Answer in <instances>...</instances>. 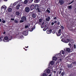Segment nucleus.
<instances>
[{
    "instance_id": "nucleus-28",
    "label": "nucleus",
    "mask_w": 76,
    "mask_h": 76,
    "mask_svg": "<svg viewBox=\"0 0 76 76\" xmlns=\"http://www.w3.org/2000/svg\"><path fill=\"white\" fill-rule=\"evenodd\" d=\"M34 28H30V31L31 32V31H32L34 30Z\"/></svg>"
},
{
    "instance_id": "nucleus-63",
    "label": "nucleus",
    "mask_w": 76,
    "mask_h": 76,
    "mask_svg": "<svg viewBox=\"0 0 76 76\" xmlns=\"http://www.w3.org/2000/svg\"><path fill=\"white\" fill-rule=\"evenodd\" d=\"M49 76H51V74H50Z\"/></svg>"
},
{
    "instance_id": "nucleus-54",
    "label": "nucleus",
    "mask_w": 76,
    "mask_h": 76,
    "mask_svg": "<svg viewBox=\"0 0 76 76\" xmlns=\"http://www.w3.org/2000/svg\"><path fill=\"white\" fill-rule=\"evenodd\" d=\"M6 34V32L4 31L3 32V34H4H4Z\"/></svg>"
},
{
    "instance_id": "nucleus-51",
    "label": "nucleus",
    "mask_w": 76,
    "mask_h": 76,
    "mask_svg": "<svg viewBox=\"0 0 76 76\" xmlns=\"http://www.w3.org/2000/svg\"><path fill=\"white\" fill-rule=\"evenodd\" d=\"M46 30V29L44 28L43 29V31H45V30Z\"/></svg>"
},
{
    "instance_id": "nucleus-50",
    "label": "nucleus",
    "mask_w": 76,
    "mask_h": 76,
    "mask_svg": "<svg viewBox=\"0 0 76 76\" xmlns=\"http://www.w3.org/2000/svg\"><path fill=\"white\" fill-rule=\"evenodd\" d=\"M57 23V21H55L53 23Z\"/></svg>"
},
{
    "instance_id": "nucleus-11",
    "label": "nucleus",
    "mask_w": 76,
    "mask_h": 76,
    "mask_svg": "<svg viewBox=\"0 0 76 76\" xmlns=\"http://www.w3.org/2000/svg\"><path fill=\"white\" fill-rule=\"evenodd\" d=\"M34 7L36 10H37L39 8V6L37 4L34 5Z\"/></svg>"
},
{
    "instance_id": "nucleus-4",
    "label": "nucleus",
    "mask_w": 76,
    "mask_h": 76,
    "mask_svg": "<svg viewBox=\"0 0 76 76\" xmlns=\"http://www.w3.org/2000/svg\"><path fill=\"white\" fill-rule=\"evenodd\" d=\"M23 34L24 35H25V36H26V35H28V31L27 30L24 31L23 33Z\"/></svg>"
},
{
    "instance_id": "nucleus-61",
    "label": "nucleus",
    "mask_w": 76,
    "mask_h": 76,
    "mask_svg": "<svg viewBox=\"0 0 76 76\" xmlns=\"http://www.w3.org/2000/svg\"><path fill=\"white\" fill-rule=\"evenodd\" d=\"M1 22V19L0 18V22Z\"/></svg>"
},
{
    "instance_id": "nucleus-62",
    "label": "nucleus",
    "mask_w": 76,
    "mask_h": 76,
    "mask_svg": "<svg viewBox=\"0 0 76 76\" xmlns=\"http://www.w3.org/2000/svg\"><path fill=\"white\" fill-rule=\"evenodd\" d=\"M62 38H63V36H62L61 37V39Z\"/></svg>"
},
{
    "instance_id": "nucleus-52",
    "label": "nucleus",
    "mask_w": 76,
    "mask_h": 76,
    "mask_svg": "<svg viewBox=\"0 0 76 76\" xmlns=\"http://www.w3.org/2000/svg\"><path fill=\"white\" fill-rule=\"evenodd\" d=\"M60 22H58V23H57V24H58V25H60Z\"/></svg>"
},
{
    "instance_id": "nucleus-17",
    "label": "nucleus",
    "mask_w": 76,
    "mask_h": 76,
    "mask_svg": "<svg viewBox=\"0 0 76 76\" xmlns=\"http://www.w3.org/2000/svg\"><path fill=\"white\" fill-rule=\"evenodd\" d=\"M53 60H54V61L57 60V58L56 56V57L54 56L53 58Z\"/></svg>"
},
{
    "instance_id": "nucleus-64",
    "label": "nucleus",
    "mask_w": 76,
    "mask_h": 76,
    "mask_svg": "<svg viewBox=\"0 0 76 76\" xmlns=\"http://www.w3.org/2000/svg\"><path fill=\"white\" fill-rule=\"evenodd\" d=\"M25 51H27V49H25Z\"/></svg>"
},
{
    "instance_id": "nucleus-53",
    "label": "nucleus",
    "mask_w": 76,
    "mask_h": 76,
    "mask_svg": "<svg viewBox=\"0 0 76 76\" xmlns=\"http://www.w3.org/2000/svg\"><path fill=\"white\" fill-rule=\"evenodd\" d=\"M54 18V19H57V17H55L54 18Z\"/></svg>"
},
{
    "instance_id": "nucleus-38",
    "label": "nucleus",
    "mask_w": 76,
    "mask_h": 76,
    "mask_svg": "<svg viewBox=\"0 0 76 76\" xmlns=\"http://www.w3.org/2000/svg\"><path fill=\"white\" fill-rule=\"evenodd\" d=\"M2 22L3 23H5L6 22V21L4 20H3L2 21Z\"/></svg>"
},
{
    "instance_id": "nucleus-48",
    "label": "nucleus",
    "mask_w": 76,
    "mask_h": 76,
    "mask_svg": "<svg viewBox=\"0 0 76 76\" xmlns=\"http://www.w3.org/2000/svg\"><path fill=\"white\" fill-rule=\"evenodd\" d=\"M53 72L54 74H56V71H53Z\"/></svg>"
},
{
    "instance_id": "nucleus-15",
    "label": "nucleus",
    "mask_w": 76,
    "mask_h": 76,
    "mask_svg": "<svg viewBox=\"0 0 76 76\" xmlns=\"http://www.w3.org/2000/svg\"><path fill=\"white\" fill-rule=\"evenodd\" d=\"M29 1V0H25L24 2V4H27V3H28V2Z\"/></svg>"
},
{
    "instance_id": "nucleus-30",
    "label": "nucleus",
    "mask_w": 76,
    "mask_h": 76,
    "mask_svg": "<svg viewBox=\"0 0 76 76\" xmlns=\"http://www.w3.org/2000/svg\"><path fill=\"white\" fill-rule=\"evenodd\" d=\"M41 76H47V74L44 73Z\"/></svg>"
},
{
    "instance_id": "nucleus-55",
    "label": "nucleus",
    "mask_w": 76,
    "mask_h": 76,
    "mask_svg": "<svg viewBox=\"0 0 76 76\" xmlns=\"http://www.w3.org/2000/svg\"><path fill=\"white\" fill-rule=\"evenodd\" d=\"M52 33H53V34H55V31H52Z\"/></svg>"
},
{
    "instance_id": "nucleus-59",
    "label": "nucleus",
    "mask_w": 76,
    "mask_h": 76,
    "mask_svg": "<svg viewBox=\"0 0 76 76\" xmlns=\"http://www.w3.org/2000/svg\"><path fill=\"white\" fill-rule=\"evenodd\" d=\"M44 24V22H43L42 23V25H43Z\"/></svg>"
},
{
    "instance_id": "nucleus-58",
    "label": "nucleus",
    "mask_w": 76,
    "mask_h": 76,
    "mask_svg": "<svg viewBox=\"0 0 76 76\" xmlns=\"http://www.w3.org/2000/svg\"><path fill=\"white\" fill-rule=\"evenodd\" d=\"M25 48H28V46H27V47H25Z\"/></svg>"
},
{
    "instance_id": "nucleus-3",
    "label": "nucleus",
    "mask_w": 76,
    "mask_h": 76,
    "mask_svg": "<svg viewBox=\"0 0 76 76\" xmlns=\"http://www.w3.org/2000/svg\"><path fill=\"white\" fill-rule=\"evenodd\" d=\"M8 39H9V38H8V37H7V36H5L4 37V39H3V41L4 42H9V40H7ZM7 40V41H5Z\"/></svg>"
},
{
    "instance_id": "nucleus-18",
    "label": "nucleus",
    "mask_w": 76,
    "mask_h": 76,
    "mask_svg": "<svg viewBox=\"0 0 76 76\" xmlns=\"http://www.w3.org/2000/svg\"><path fill=\"white\" fill-rule=\"evenodd\" d=\"M50 20V17L48 16V18H46V21H49Z\"/></svg>"
},
{
    "instance_id": "nucleus-9",
    "label": "nucleus",
    "mask_w": 76,
    "mask_h": 76,
    "mask_svg": "<svg viewBox=\"0 0 76 76\" xmlns=\"http://www.w3.org/2000/svg\"><path fill=\"white\" fill-rule=\"evenodd\" d=\"M21 19L24 21H26V17L25 16H23L21 18Z\"/></svg>"
},
{
    "instance_id": "nucleus-57",
    "label": "nucleus",
    "mask_w": 76,
    "mask_h": 76,
    "mask_svg": "<svg viewBox=\"0 0 76 76\" xmlns=\"http://www.w3.org/2000/svg\"><path fill=\"white\" fill-rule=\"evenodd\" d=\"M22 2H20L19 3V4H18V5H20V4H21Z\"/></svg>"
},
{
    "instance_id": "nucleus-10",
    "label": "nucleus",
    "mask_w": 76,
    "mask_h": 76,
    "mask_svg": "<svg viewBox=\"0 0 76 76\" xmlns=\"http://www.w3.org/2000/svg\"><path fill=\"white\" fill-rule=\"evenodd\" d=\"M6 9H7V7H6V6H5L4 7L2 6L1 7V11H2V10H6Z\"/></svg>"
},
{
    "instance_id": "nucleus-43",
    "label": "nucleus",
    "mask_w": 76,
    "mask_h": 76,
    "mask_svg": "<svg viewBox=\"0 0 76 76\" xmlns=\"http://www.w3.org/2000/svg\"><path fill=\"white\" fill-rule=\"evenodd\" d=\"M54 23L53 22H52L51 23V25H52V26H53V25H54Z\"/></svg>"
},
{
    "instance_id": "nucleus-21",
    "label": "nucleus",
    "mask_w": 76,
    "mask_h": 76,
    "mask_svg": "<svg viewBox=\"0 0 76 76\" xmlns=\"http://www.w3.org/2000/svg\"><path fill=\"white\" fill-rule=\"evenodd\" d=\"M16 15L17 16H19L20 15V13L19 11H17L16 12Z\"/></svg>"
},
{
    "instance_id": "nucleus-36",
    "label": "nucleus",
    "mask_w": 76,
    "mask_h": 76,
    "mask_svg": "<svg viewBox=\"0 0 76 76\" xmlns=\"http://www.w3.org/2000/svg\"><path fill=\"white\" fill-rule=\"evenodd\" d=\"M47 26H48V25H47V24H46V25L45 26V28H47V29H48V27H47Z\"/></svg>"
},
{
    "instance_id": "nucleus-24",
    "label": "nucleus",
    "mask_w": 76,
    "mask_h": 76,
    "mask_svg": "<svg viewBox=\"0 0 76 76\" xmlns=\"http://www.w3.org/2000/svg\"><path fill=\"white\" fill-rule=\"evenodd\" d=\"M20 6V5H18L16 6V8L17 9H19V7Z\"/></svg>"
},
{
    "instance_id": "nucleus-13",
    "label": "nucleus",
    "mask_w": 76,
    "mask_h": 76,
    "mask_svg": "<svg viewBox=\"0 0 76 76\" xmlns=\"http://www.w3.org/2000/svg\"><path fill=\"white\" fill-rule=\"evenodd\" d=\"M64 51H66L67 52H70V49L69 48H67L66 49H64Z\"/></svg>"
},
{
    "instance_id": "nucleus-56",
    "label": "nucleus",
    "mask_w": 76,
    "mask_h": 76,
    "mask_svg": "<svg viewBox=\"0 0 76 76\" xmlns=\"http://www.w3.org/2000/svg\"><path fill=\"white\" fill-rule=\"evenodd\" d=\"M61 71H60L59 72V75L61 74Z\"/></svg>"
},
{
    "instance_id": "nucleus-35",
    "label": "nucleus",
    "mask_w": 76,
    "mask_h": 76,
    "mask_svg": "<svg viewBox=\"0 0 76 76\" xmlns=\"http://www.w3.org/2000/svg\"><path fill=\"white\" fill-rule=\"evenodd\" d=\"M73 2H74V0L72 1V2L69 3V4H72V3H73Z\"/></svg>"
},
{
    "instance_id": "nucleus-26",
    "label": "nucleus",
    "mask_w": 76,
    "mask_h": 76,
    "mask_svg": "<svg viewBox=\"0 0 76 76\" xmlns=\"http://www.w3.org/2000/svg\"><path fill=\"white\" fill-rule=\"evenodd\" d=\"M72 64L74 65V66H75L76 64V61H75L73 62H72Z\"/></svg>"
},
{
    "instance_id": "nucleus-60",
    "label": "nucleus",
    "mask_w": 76,
    "mask_h": 76,
    "mask_svg": "<svg viewBox=\"0 0 76 76\" xmlns=\"http://www.w3.org/2000/svg\"><path fill=\"white\" fill-rule=\"evenodd\" d=\"M8 0H4V1H7Z\"/></svg>"
},
{
    "instance_id": "nucleus-34",
    "label": "nucleus",
    "mask_w": 76,
    "mask_h": 76,
    "mask_svg": "<svg viewBox=\"0 0 76 76\" xmlns=\"http://www.w3.org/2000/svg\"><path fill=\"white\" fill-rule=\"evenodd\" d=\"M34 0H29V3H32V1H33Z\"/></svg>"
},
{
    "instance_id": "nucleus-41",
    "label": "nucleus",
    "mask_w": 76,
    "mask_h": 76,
    "mask_svg": "<svg viewBox=\"0 0 76 76\" xmlns=\"http://www.w3.org/2000/svg\"><path fill=\"white\" fill-rule=\"evenodd\" d=\"M61 29H64V27L62 26H61Z\"/></svg>"
},
{
    "instance_id": "nucleus-23",
    "label": "nucleus",
    "mask_w": 76,
    "mask_h": 76,
    "mask_svg": "<svg viewBox=\"0 0 76 76\" xmlns=\"http://www.w3.org/2000/svg\"><path fill=\"white\" fill-rule=\"evenodd\" d=\"M46 72L47 73H50V69H47Z\"/></svg>"
},
{
    "instance_id": "nucleus-32",
    "label": "nucleus",
    "mask_w": 76,
    "mask_h": 76,
    "mask_svg": "<svg viewBox=\"0 0 76 76\" xmlns=\"http://www.w3.org/2000/svg\"><path fill=\"white\" fill-rule=\"evenodd\" d=\"M72 5H70L68 6V8L69 9H72Z\"/></svg>"
},
{
    "instance_id": "nucleus-12",
    "label": "nucleus",
    "mask_w": 76,
    "mask_h": 76,
    "mask_svg": "<svg viewBox=\"0 0 76 76\" xmlns=\"http://www.w3.org/2000/svg\"><path fill=\"white\" fill-rule=\"evenodd\" d=\"M52 32V30L50 29L49 30H48L47 31V34H51Z\"/></svg>"
},
{
    "instance_id": "nucleus-6",
    "label": "nucleus",
    "mask_w": 76,
    "mask_h": 76,
    "mask_svg": "<svg viewBox=\"0 0 76 76\" xmlns=\"http://www.w3.org/2000/svg\"><path fill=\"white\" fill-rule=\"evenodd\" d=\"M25 10L26 12H29V10H30V9L28 7H26L25 8Z\"/></svg>"
},
{
    "instance_id": "nucleus-14",
    "label": "nucleus",
    "mask_w": 76,
    "mask_h": 76,
    "mask_svg": "<svg viewBox=\"0 0 76 76\" xmlns=\"http://www.w3.org/2000/svg\"><path fill=\"white\" fill-rule=\"evenodd\" d=\"M54 63L53 61H50L49 64V66H50V64H51V65H53V64H54Z\"/></svg>"
},
{
    "instance_id": "nucleus-8",
    "label": "nucleus",
    "mask_w": 76,
    "mask_h": 76,
    "mask_svg": "<svg viewBox=\"0 0 76 76\" xmlns=\"http://www.w3.org/2000/svg\"><path fill=\"white\" fill-rule=\"evenodd\" d=\"M30 8L31 10H34L35 8V5L33 4L31 5L30 6Z\"/></svg>"
},
{
    "instance_id": "nucleus-46",
    "label": "nucleus",
    "mask_w": 76,
    "mask_h": 76,
    "mask_svg": "<svg viewBox=\"0 0 76 76\" xmlns=\"http://www.w3.org/2000/svg\"><path fill=\"white\" fill-rule=\"evenodd\" d=\"M74 48H76V45H74Z\"/></svg>"
},
{
    "instance_id": "nucleus-1",
    "label": "nucleus",
    "mask_w": 76,
    "mask_h": 76,
    "mask_svg": "<svg viewBox=\"0 0 76 76\" xmlns=\"http://www.w3.org/2000/svg\"><path fill=\"white\" fill-rule=\"evenodd\" d=\"M61 41L62 42H65V43H68V41H70V39H62L61 40Z\"/></svg>"
},
{
    "instance_id": "nucleus-45",
    "label": "nucleus",
    "mask_w": 76,
    "mask_h": 76,
    "mask_svg": "<svg viewBox=\"0 0 76 76\" xmlns=\"http://www.w3.org/2000/svg\"><path fill=\"white\" fill-rule=\"evenodd\" d=\"M22 0H18V1H17V2H18V3H19V2H20V1H22Z\"/></svg>"
},
{
    "instance_id": "nucleus-25",
    "label": "nucleus",
    "mask_w": 76,
    "mask_h": 76,
    "mask_svg": "<svg viewBox=\"0 0 76 76\" xmlns=\"http://www.w3.org/2000/svg\"><path fill=\"white\" fill-rule=\"evenodd\" d=\"M73 67V66H72V64L69 65H68V67H69V68H71Z\"/></svg>"
},
{
    "instance_id": "nucleus-49",
    "label": "nucleus",
    "mask_w": 76,
    "mask_h": 76,
    "mask_svg": "<svg viewBox=\"0 0 76 76\" xmlns=\"http://www.w3.org/2000/svg\"><path fill=\"white\" fill-rule=\"evenodd\" d=\"M2 41V39L1 37H0V41Z\"/></svg>"
},
{
    "instance_id": "nucleus-2",
    "label": "nucleus",
    "mask_w": 76,
    "mask_h": 76,
    "mask_svg": "<svg viewBox=\"0 0 76 76\" xmlns=\"http://www.w3.org/2000/svg\"><path fill=\"white\" fill-rule=\"evenodd\" d=\"M61 29H59L58 31V32H56V34L57 36V37H59L61 35Z\"/></svg>"
},
{
    "instance_id": "nucleus-27",
    "label": "nucleus",
    "mask_w": 76,
    "mask_h": 76,
    "mask_svg": "<svg viewBox=\"0 0 76 76\" xmlns=\"http://www.w3.org/2000/svg\"><path fill=\"white\" fill-rule=\"evenodd\" d=\"M34 3H38L39 2V0H34Z\"/></svg>"
},
{
    "instance_id": "nucleus-40",
    "label": "nucleus",
    "mask_w": 76,
    "mask_h": 76,
    "mask_svg": "<svg viewBox=\"0 0 76 76\" xmlns=\"http://www.w3.org/2000/svg\"><path fill=\"white\" fill-rule=\"evenodd\" d=\"M37 10L38 12H41V10H39V8Z\"/></svg>"
},
{
    "instance_id": "nucleus-5",
    "label": "nucleus",
    "mask_w": 76,
    "mask_h": 76,
    "mask_svg": "<svg viewBox=\"0 0 76 76\" xmlns=\"http://www.w3.org/2000/svg\"><path fill=\"white\" fill-rule=\"evenodd\" d=\"M61 56V52H60L59 53H58L55 55V57H56L57 58H60Z\"/></svg>"
},
{
    "instance_id": "nucleus-20",
    "label": "nucleus",
    "mask_w": 76,
    "mask_h": 76,
    "mask_svg": "<svg viewBox=\"0 0 76 76\" xmlns=\"http://www.w3.org/2000/svg\"><path fill=\"white\" fill-rule=\"evenodd\" d=\"M12 8H8V11L9 12H12Z\"/></svg>"
},
{
    "instance_id": "nucleus-7",
    "label": "nucleus",
    "mask_w": 76,
    "mask_h": 76,
    "mask_svg": "<svg viewBox=\"0 0 76 76\" xmlns=\"http://www.w3.org/2000/svg\"><path fill=\"white\" fill-rule=\"evenodd\" d=\"M59 3H60V5H63L64 4V0H59Z\"/></svg>"
},
{
    "instance_id": "nucleus-39",
    "label": "nucleus",
    "mask_w": 76,
    "mask_h": 76,
    "mask_svg": "<svg viewBox=\"0 0 76 76\" xmlns=\"http://www.w3.org/2000/svg\"><path fill=\"white\" fill-rule=\"evenodd\" d=\"M42 19H39V22H40V23L42 22Z\"/></svg>"
},
{
    "instance_id": "nucleus-19",
    "label": "nucleus",
    "mask_w": 76,
    "mask_h": 76,
    "mask_svg": "<svg viewBox=\"0 0 76 76\" xmlns=\"http://www.w3.org/2000/svg\"><path fill=\"white\" fill-rule=\"evenodd\" d=\"M18 3V2L17 1L14 3L12 5V6H13V7H14V6H16V4H17Z\"/></svg>"
},
{
    "instance_id": "nucleus-31",
    "label": "nucleus",
    "mask_w": 76,
    "mask_h": 76,
    "mask_svg": "<svg viewBox=\"0 0 76 76\" xmlns=\"http://www.w3.org/2000/svg\"><path fill=\"white\" fill-rule=\"evenodd\" d=\"M24 21L23 20H21L20 21V23H23V22H24Z\"/></svg>"
},
{
    "instance_id": "nucleus-29",
    "label": "nucleus",
    "mask_w": 76,
    "mask_h": 76,
    "mask_svg": "<svg viewBox=\"0 0 76 76\" xmlns=\"http://www.w3.org/2000/svg\"><path fill=\"white\" fill-rule=\"evenodd\" d=\"M61 76H64V72H62L61 73Z\"/></svg>"
},
{
    "instance_id": "nucleus-42",
    "label": "nucleus",
    "mask_w": 76,
    "mask_h": 76,
    "mask_svg": "<svg viewBox=\"0 0 76 76\" xmlns=\"http://www.w3.org/2000/svg\"><path fill=\"white\" fill-rule=\"evenodd\" d=\"M28 25H26L25 27V28H28Z\"/></svg>"
},
{
    "instance_id": "nucleus-37",
    "label": "nucleus",
    "mask_w": 76,
    "mask_h": 76,
    "mask_svg": "<svg viewBox=\"0 0 76 76\" xmlns=\"http://www.w3.org/2000/svg\"><path fill=\"white\" fill-rule=\"evenodd\" d=\"M14 22L15 23H18V21H17V20H14Z\"/></svg>"
},
{
    "instance_id": "nucleus-47",
    "label": "nucleus",
    "mask_w": 76,
    "mask_h": 76,
    "mask_svg": "<svg viewBox=\"0 0 76 76\" xmlns=\"http://www.w3.org/2000/svg\"><path fill=\"white\" fill-rule=\"evenodd\" d=\"M11 20L13 21L15 20V19H14V18H11Z\"/></svg>"
},
{
    "instance_id": "nucleus-33",
    "label": "nucleus",
    "mask_w": 76,
    "mask_h": 76,
    "mask_svg": "<svg viewBox=\"0 0 76 76\" xmlns=\"http://www.w3.org/2000/svg\"><path fill=\"white\" fill-rule=\"evenodd\" d=\"M46 11L47 12H48V13H50V11L48 10V9Z\"/></svg>"
},
{
    "instance_id": "nucleus-16",
    "label": "nucleus",
    "mask_w": 76,
    "mask_h": 76,
    "mask_svg": "<svg viewBox=\"0 0 76 76\" xmlns=\"http://www.w3.org/2000/svg\"><path fill=\"white\" fill-rule=\"evenodd\" d=\"M31 17L33 18H35L36 17V15L35 14H32L31 15Z\"/></svg>"
},
{
    "instance_id": "nucleus-44",
    "label": "nucleus",
    "mask_w": 76,
    "mask_h": 76,
    "mask_svg": "<svg viewBox=\"0 0 76 76\" xmlns=\"http://www.w3.org/2000/svg\"><path fill=\"white\" fill-rule=\"evenodd\" d=\"M68 45L69 46H71L72 45V43H69V44Z\"/></svg>"
},
{
    "instance_id": "nucleus-22",
    "label": "nucleus",
    "mask_w": 76,
    "mask_h": 76,
    "mask_svg": "<svg viewBox=\"0 0 76 76\" xmlns=\"http://www.w3.org/2000/svg\"><path fill=\"white\" fill-rule=\"evenodd\" d=\"M60 53H61H61L62 54H63V55H64V54L65 53L64 52V50H62L60 52Z\"/></svg>"
}]
</instances>
